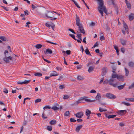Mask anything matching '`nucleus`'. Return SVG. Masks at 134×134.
Instances as JSON below:
<instances>
[{
	"instance_id": "nucleus-1",
	"label": "nucleus",
	"mask_w": 134,
	"mask_h": 134,
	"mask_svg": "<svg viewBox=\"0 0 134 134\" xmlns=\"http://www.w3.org/2000/svg\"><path fill=\"white\" fill-rule=\"evenodd\" d=\"M98 2L99 6L98 7V10L102 16H103V13L102 10L104 13L107 14V10L105 7L103 5V0H97Z\"/></svg>"
},
{
	"instance_id": "nucleus-2",
	"label": "nucleus",
	"mask_w": 134,
	"mask_h": 134,
	"mask_svg": "<svg viewBox=\"0 0 134 134\" xmlns=\"http://www.w3.org/2000/svg\"><path fill=\"white\" fill-rule=\"evenodd\" d=\"M76 24L78 26L79 30L80 31V32L83 34H85V32L83 29L82 24L80 23L79 17L77 15H76Z\"/></svg>"
},
{
	"instance_id": "nucleus-3",
	"label": "nucleus",
	"mask_w": 134,
	"mask_h": 134,
	"mask_svg": "<svg viewBox=\"0 0 134 134\" xmlns=\"http://www.w3.org/2000/svg\"><path fill=\"white\" fill-rule=\"evenodd\" d=\"M123 25L124 27V28L125 30H122V33L124 34H125V31H126L127 34H129V32L128 31V26L124 22H123Z\"/></svg>"
},
{
	"instance_id": "nucleus-4",
	"label": "nucleus",
	"mask_w": 134,
	"mask_h": 134,
	"mask_svg": "<svg viewBox=\"0 0 134 134\" xmlns=\"http://www.w3.org/2000/svg\"><path fill=\"white\" fill-rule=\"evenodd\" d=\"M54 15V14L52 12L47 11V13L45 14V17H46L45 18H51Z\"/></svg>"
},
{
	"instance_id": "nucleus-5",
	"label": "nucleus",
	"mask_w": 134,
	"mask_h": 134,
	"mask_svg": "<svg viewBox=\"0 0 134 134\" xmlns=\"http://www.w3.org/2000/svg\"><path fill=\"white\" fill-rule=\"evenodd\" d=\"M105 96L108 98L110 99H114L116 98V96L110 93H107L105 95Z\"/></svg>"
},
{
	"instance_id": "nucleus-6",
	"label": "nucleus",
	"mask_w": 134,
	"mask_h": 134,
	"mask_svg": "<svg viewBox=\"0 0 134 134\" xmlns=\"http://www.w3.org/2000/svg\"><path fill=\"white\" fill-rule=\"evenodd\" d=\"M87 97H82V100H84L87 102H93L95 101V100H91L88 98Z\"/></svg>"
},
{
	"instance_id": "nucleus-7",
	"label": "nucleus",
	"mask_w": 134,
	"mask_h": 134,
	"mask_svg": "<svg viewBox=\"0 0 134 134\" xmlns=\"http://www.w3.org/2000/svg\"><path fill=\"white\" fill-rule=\"evenodd\" d=\"M12 57L9 56L8 57H6L4 58L3 59V60L6 63H8L10 60H12Z\"/></svg>"
},
{
	"instance_id": "nucleus-8",
	"label": "nucleus",
	"mask_w": 134,
	"mask_h": 134,
	"mask_svg": "<svg viewBox=\"0 0 134 134\" xmlns=\"http://www.w3.org/2000/svg\"><path fill=\"white\" fill-rule=\"evenodd\" d=\"M82 97L80 98L79 99L75 102L73 104L75 105H76L79 103H82L83 102L82 101Z\"/></svg>"
},
{
	"instance_id": "nucleus-9",
	"label": "nucleus",
	"mask_w": 134,
	"mask_h": 134,
	"mask_svg": "<svg viewBox=\"0 0 134 134\" xmlns=\"http://www.w3.org/2000/svg\"><path fill=\"white\" fill-rule=\"evenodd\" d=\"M58 75V74L55 71H52L50 73V76H56Z\"/></svg>"
},
{
	"instance_id": "nucleus-10",
	"label": "nucleus",
	"mask_w": 134,
	"mask_h": 134,
	"mask_svg": "<svg viewBox=\"0 0 134 134\" xmlns=\"http://www.w3.org/2000/svg\"><path fill=\"white\" fill-rule=\"evenodd\" d=\"M75 115L76 117L79 118H81L83 116V114L82 112H79L75 114Z\"/></svg>"
},
{
	"instance_id": "nucleus-11",
	"label": "nucleus",
	"mask_w": 134,
	"mask_h": 134,
	"mask_svg": "<svg viewBox=\"0 0 134 134\" xmlns=\"http://www.w3.org/2000/svg\"><path fill=\"white\" fill-rule=\"evenodd\" d=\"M126 110H120L118 112V114L120 115H122L126 113Z\"/></svg>"
},
{
	"instance_id": "nucleus-12",
	"label": "nucleus",
	"mask_w": 134,
	"mask_h": 134,
	"mask_svg": "<svg viewBox=\"0 0 134 134\" xmlns=\"http://www.w3.org/2000/svg\"><path fill=\"white\" fill-rule=\"evenodd\" d=\"M101 99V95L99 93H97V95L95 97L96 100L99 101Z\"/></svg>"
},
{
	"instance_id": "nucleus-13",
	"label": "nucleus",
	"mask_w": 134,
	"mask_h": 134,
	"mask_svg": "<svg viewBox=\"0 0 134 134\" xmlns=\"http://www.w3.org/2000/svg\"><path fill=\"white\" fill-rule=\"evenodd\" d=\"M44 53L45 54H51L52 53V51L51 49H47L46 51H44Z\"/></svg>"
},
{
	"instance_id": "nucleus-14",
	"label": "nucleus",
	"mask_w": 134,
	"mask_h": 134,
	"mask_svg": "<svg viewBox=\"0 0 134 134\" xmlns=\"http://www.w3.org/2000/svg\"><path fill=\"white\" fill-rule=\"evenodd\" d=\"M134 14L133 13H131L129 15V20H132L134 18Z\"/></svg>"
},
{
	"instance_id": "nucleus-15",
	"label": "nucleus",
	"mask_w": 134,
	"mask_h": 134,
	"mask_svg": "<svg viewBox=\"0 0 134 134\" xmlns=\"http://www.w3.org/2000/svg\"><path fill=\"white\" fill-rule=\"evenodd\" d=\"M117 79L121 81H122L124 80L123 76L121 75H118Z\"/></svg>"
},
{
	"instance_id": "nucleus-16",
	"label": "nucleus",
	"mask_w": 134,
	"mask_h": 134,
	"mask_svg": "<svg viewBox=\"0 0 134 134\" xmlns=\"http://www.w3.org/2000/svg\"><path fill=\"white\" fill-rule=\"evenodd\" d=\"M82 126V125H81L79 126H77L76 129V130L77 132H78L80 129L81 128Z\"/></svg>"
},
{
	"instance_id": "nucleus-17",
	"label": "nucleus",
	"mask_w": 134,
	"mask_h": 134,
	"mask_svg": "<svg viewBox=\"0 0 134 134\" xmlns=\"http://www.w3.org/2000/svg\"><path fill=\"white\" fill-rule=\"evenodd\" d=\"M91 114V111H90L88 109H87L86 110V115L88 117H89L90 116V115Z\"/></svg>"
},
{
	"instance_id": "nucleus-18",
	"label": "nucleus",
	"mask_w": 134,
	"mask_h": 134,
	"mask_svg": "<svg viewBox=\"0 0 134 134\" xmlns=\"http://www.w3.org/2000/svg\"><path fill=\"white\" fill-rule=\"evenodd\" d=\"M77 79L79 80H82L84 79V78L83 76L81 75H79L77 76Z\"/></svg>"
},
{
	"instance_id": "nucleus-19",
	"label": "nucleus",
	"mask_w": 134,
	"mask_h": 134,
	"mask_svg": "<svg viewBox=\"0 0 134 134\" xmlns=\"http://www.w3.org/2000/svg\"><path fill=\"white\" fill-rule=\"evenodd\" d=\"M125 1V3L126 4L127 7L129 9H130L131 8V6L130 4L127 1V0Z\"/></svg>"
},
{
	"instance_id": "nucleus-20",
	"label": "nucleus",
	"mask_w": 134,
	"mask_h": 134,
	"mask_svg": "<svg viewBox=\"0 0 134 134\" xmlns=\"http://www.w3.org/2000/svg\"><path fill=\"white\" fill-rule=\"evenodd\" d=\"M125 83L123 85H120L118 86V88L119 90H121L122 89L125 87Z\"/></svg>"
},
{
	"instance_id": "nucleus-21",
	"label": "nucleus",
	"mask_w": 134,
	"mask_h": 134,
	"mask_svg": "<svg viewBox=\"0 0 134 134\" xmlns=\"http://www.w3.org/2000/svg\"><path fill=\"white\" fill-rule=\"evenodd\" d=\"M0 39H1L2 41H5L7 40V38L4 36H0Z\"/></svg>"
},
{
	"instance_id": "nucleus-22",
	"label": "nucleus",
	"mask_w": 134,
	"mask_h": 134,
	"mask_svg": "<svg viewBox=\"0 0 134 134\" xmlns=\"http://www.w3.org/2000/svg\"><path fill=\"white\" fill-rule=\"evenodd\" d=\"M116 115H108V116H107V115H106V117L108 118L109 119L113 118L115 117Z\"/></svg>"
},
{
	"instance_id": "nucleus-23",
	"label": "nucleus",
	"mask_w": 134,
	"mask_h": 134,
	"mask_svg": "<svg viewBox=\"0 0 134 134\" xmlns=\"http://www.w3.org/2000/svg\"><path fill=\"white\" fill-rule=\"evenodd\" d=\"M87 55H90L91 56V55L88 49L87 48L85 51Z\"/></svg>"
},
{
	"instance_id": "nucleus-24",
	"label": "nucleus",
	"mask_w": 134,
	"mask_h": 134,
	"mask_svg": "<svg viewBox=\"0 0 134 134\" xmlns=\"http://www.w3.org/2000/svg\"><path fill=\"white\" fill-rule=\"evenodd\" d=\"M70 96L69 95H65L64 96L63 99L64 100L68 99L70 98Z\"/></svg>"
},
{
	"instance_id": "nucleus-25",
	"label": "nucleus",
	"mask_w": 134,
	"mask_h": 134,
	"mask_svg": "<svg viewBox=\"0 0 134 134\" xmlns=\"http://www.w3.org/2000/svg\"><path fill=\"white\" fill-rule=\"evenodd\" d=\"M99 110L100 112H102L103 111H107V110L106 109H103L102 108L100 107H99Z\"/></svg>"
},
{
	"instance_id": "nucleus-26",
	"label": "nucleus",
	"mask_w": 134,
	"mask_h": 134,
	"mask_svg": "<svg viewBox=\"0 0 134 134\" xmlns=\"http://www.w3.org/2000/svg\"><path fill=\"white\" fill-rule=\"evenodd\" d=\"M56 121L55 120H53L49 122V124L51 125H53L55 124Z\"/></svg>"
},
{
	"instance_id": "nucleus-27",
	"label": "nucleus",
	"mask_w": 134,
	"mask_h": 134,
	"mask_svg": "<svg viewBox=\"0 0 134 134\" xmlns=\"http://www.w3.org/2000/svg\"><path fill=\"white\" fill-rule=\"evenodd\" d=\"M121 42V44L123 45H124L126 44V41L123 39H120Z\"/></svg>"
},
{
	"instance_id": "nucleus-28",
	"label": "nucleus",
	"mask_w": 134,
	"mask_h": 134,
	"mask_svg": "<svg viewBox=\"0 0 134 134\" xmlns=\"http://www.w3.org/2000/svg\"><path fill=\"white\" fill-rule=\"evenodd\" d=\"M42 47V45L41 44H38L35 45V47L37 49H40Z\"/></svg>"
},
{
	"instance_id": "nucleus-29",
	"label": "nucleus",
	"mask_w": 134,
	"mask_h": 134,
	"mask_svg": "<svg viewBox=\"0 0 134 134\" xmlns=\"http://www.w3.org/2000/svg\"><path fill=\"white\" fill-rule=\"evenodd\" d=\"M114 81V80L113 79H110L108 81V83H109V85H112L113 84V83Z\"/></svg>"
},
{
	"instance_id": "nucleus-30",
	"label": "nucleus",
	"mask_w": 134,
	"mask_h": 134,
	"mask_svg": "<svg viewBox=\"0 0 134 134\" xmlns=\"http://www.w3.org/2000/svg\"><path fill=\"white\" fill-rule=\"evenodd\" d=\"M115 74H112L111 75V77L112 78H115L117 77L118 75L116 73H115Z\"/></svg>"
},
{
	"instance_id": "nucleus-31",
	"label": "nucleus",
	"mask_w": 134,
	"mask_h": 134,
	"mask_svg": "<svg viewBox=\"0 0 134 134\" xmlns=\"http://www.w3.org/2000/svg\"><path fill=\"white\" fill-rule=\"evenodd\" d=\"M34 75L36 76L40 77L42 76V74L41 73L38 72L35 73Z\"/></svg>"
},
{
	"instance_id": "nucleus-32",
	"label": "nucleus",
	"mask_w": 134,
	"mask_h": 134,
	"mask_svg": "<svg viewBox=\"0 0 134 134\" xmlns=\"http://www.w3.org/2000/svg\"><path fill=\"white\" fill-rule=\"evenodd\" d=\"M93 70V67L92 66H90L88 69V72H91Z\"/></svg>"
},
{
	"instance_id": "nucleus-33",
	"label": "nucleus",
	"mask_w": 134,
	"mask_h": 134,
	"mask_svg": "<svg viewBox=\"0 0 134 134\" xmlns=\"http://www.w3.org/2000/svg\"><path fill=\"white\" fill-rule=\"evenodd\" d=\"M125 75L127 76L129 74V71L128 70L125 68Z\"/></svg>"
},
{
	"instance_id": "nucleus-34",
	"label": "nucleus",
	"mask_w": 134,
	"mask_h": 134,
	"mask_svg": "<svg viewBox=\"0 0 134 134\" xmlns=\"http://www.w3.org/2000/svg\"><path fill=\"white\" fill-rule=\"evenodd\" d=\"M72 1L74 2L76 6L79 8H80V7L79 6L78 4L74 0H72Z\"/></svg>"
},
{
	"instance_id": "nucleus-35",
	"label": "nucleus",
	"mask_w": 134,
	"mask_h": 134,
	"mask_svg": "<svg viewBox=\"0 0 134 134\" xmlns=\"http://www.w3.org/2000/svg\"><path fill=\"white\" fill-rule=\"evenodd\" d=\"M52 109L54 110H57L59 109V108L57 107L56 106H54L52 107Z\"/></svg>"
},
{
	"instance_id": "nucleus-36",
	"label": "nucleus",
	"mask_w": 134,
	"mask_h": 134,
	"mask_svg": "<svg viewBox=\"0 0 134 134\" xmlns=\"http://www.w3.org/2000/svg\"><path fill=\"white\" fill-rule=\"evenodd\" d=\"M129 65L131 67L133 66L134 65V63L132 62H130L129 63Z\"/></svg>"
},
{
	"instance_id": "nucleus-37",
	"label": "nucleus",
	"mask_w": 134,
	"mask_h": 134,
	"mask_svg": "<svg viewBox=\"0 0 134 134\" xmlns=\"http://www.w3.org/2000/svg\"><path fill=\"white\" fill-rule=\"evenodd\" d=\"M47 129L49 131H51L52 130V127L51 126H47Z\"/></svg>"
},
{
	"instance_id": "nucleus-38",
	"label": "nucleus",
	"mask_w": 134,
	"mask_h": 134,
	"mask_svg": "<svg viewBox=\"0 0 134 134\" xmlns=\"http://www.w3.org/2000/svg\"><path fill=\"white\" fill-rule=\"evenodd\" d=\"M30 81V80H25L24 81H23V84H26L29 83Z\"/></svg>"
},
{
	"instance_id": "nucleus-39",
	"label": "nucleus",
	"mask_w": 134,
	"mask_h": 134,
	"mask_svg": "<svg viewBox=\"0 0 134 134\" xmlns=\"http://www.w3.org/2000/svg\"><path fill=\"white\" fill-rule=\"evenodd\" d=\"M51 107L49 105H46L44 107H43V109L44 110H45L46 109H51Z\"/></svg>"
},
{
	"instance_id": "nucleus-40",
	"label": "nucleus",
	"mask_w": 134,
	"mask_h": 134,
	"mask_svg": "<svg viewBox=\"0 0 134 134\" xmlns=\"http://www.w3.org/2000/svg\"><path fill=\"white\" fill-rule=\"evenodd\" d=\"M77 37L79 39H80L81 40H82L81 38V34H77Z\"/></svg>"
},
{
	"instance_id": "nucleus-41",
	"label": "nucleus",
	"mask_w": 134,
	"mask_h": 134,
	"mask_svg": "<svg viewBox=\"0 0 134 134\" xmlns=\"http://www.w3.org/2000/svg\"><path fill=\"white\" fill-rule=\"evenodd\" d=\"M41 99H38L35 100V103H37L38 102H40L41 101Z\"/></svg>"
},
{
	"instance_id": "nucleus-42",
	"label": "nucleus",
	"mask_w": 134,
	"mask_h": 134,
	"mask_svg": "<svg viewBox=\"0 0 134 134\" xmlns=\"http://www.w3.org/2000/svg\"><path fill=\"white\" fill-rule=\"evenodd\" d=\"M69 114V111H66L64 114V115L66 116H68Z\"/></svg>"
},
{
	"instance_id": "nucleus-43",
	"label": "nucleus",
	"mask_w": 134,
	"mask_h": 134,
	"mask_svg": "<svg viewBox=\"0 0 134 134\" xmlns=\"http://www.w3.org/2000/svg\"><path fill=\"white\" fill-rule=\"evenodd\" d=\"M69 35L74 39L76 40L75 35L74 34H69Z\"/></svg>"
},
{
	"instance_id": "nucleus-44",
	"label": "nucleus",
	"mask_w": 134,
	"mask_h": 134,
	"mask_svg": "<svg viewBox=\"0 0 134 134\" xmlns=\"http://www.w3.org/2000/svg\"><path fill=\"white\" fill-rule=\"evenodd\" d=\"M134 87V82L132 83L131 85H130L129 87V89H131Z\"/></svg>"
},
{
	"instance_id": "nucleus-45",
	"label": "nucleus",
	"mask_w": 134,
	"mask_h": 134,
	"mask_svg": "<svg viewBox=\"0 0 134 134\" xmlns=\"http://www.w3.org/2000/svg\"><path fill=\"white\" fill-rule=\"evenodd\" d=\"M71 122H75L76 121V120H75L74 118H71L70 119Z\"/></svg>"
},
{
	"instance_id": "nucleus-46",
	"label": "nucleus",
	"mask_w": 134,
	"mask_h": 134,
	"mask_svg": "<svg viewBox=\"0 0 134 134\" xmlns=\"http://www.w3.org/2000/svg\"><path fill=\"white\" fill-rule=\"evenodd\" d=\"M122 103L124 104V105L127 106H129L130 105V103L127 102H122Z\"/></svg>"
},
{
	"instance_id": "nucleus-47",
	"label": "nucleus",
	"mask_w": 134,
	"mask_h": 134,
	"mask_svg": "<svg viewBox=\"0 0 134 134\" xmlns=\"http://www.w3.org/2000/svg\"><path fill=\"white\" fill-rule=\"evenodd\" d=\"M112 69L113 70L112 71V72H113L114 73H115V70L116 68L115 67H114V66H112Z\"/></svg>"
},
{
	"instance_id": "nucleus-48",
	"label": "nucleus",
	"mask_w": 134,
	"mask_h": 134,
	"mask_svg": "<svg viewBox=\"0 0 134 134\" xmlns=\"http://www.w3.org/2000/svg\"><path fill=\"white\" fill-rule=\"evenodd\" d=\"M59 88L60 89H63L64 88V85H61L59 86Z\"/></svg>"
},
{
	"instance_id": "nucleus-49",
	"label": "nucleus",
	"mask_w": 134,
	"mask_h": 134,
	"mask_svg": "<svg viewBox=\"0 0 134 134\" xmlns=\"http://www.w3.org/2000/svg\"><path fill=\"white\" fill-rule=\"evenodd\" d=\"M100 40L102 41L104 40V37L103 36H100Z\"/></svg>"
},
{
	"instance_id": "nucleus-50",
	"label": "nucleus",
	"mask_w": 134,
	"mask_h": 134,
	"mask_svg": "<svg viewBox=\"0 0 134 134\" xmlns=\"http://www.w3.org/2000/svg\"><path fill=\"white\" fill-rule=\"evenodd\" d=\"M90 93H96V91L94 90H92L90 91Z\"/></svg>"
},
{
	"instance_id": "nucleus-51",
	"label": "nucleus",
	"mask_w": 134,
	"mask_h": 134,
	"mask_svg": "<svg viewBox=\"0 0 134 134\" xmlns=\"http://www.w3.org/2000/svg\"><path fill=\"white\" fill-rule=\"evenodd\" d=\"M25 14L26 15H27L29 14V12L28 10H26L24 11Z\"/></svg>"
},
{
	"instance_id": "nucleus-52",
	"label": "nucleus",
	"mask_w": 134,
	"mask_h": 134,
	"mask_svg": "<svg viewBox=\"0 0 134 134\" xmlns=\"http://www.w3.org/2000/svg\"><path fill=\"white\" fill-rule=\"evenodd\" d=\"M57 69V70L59 71V70H62V68L59 67H57L56 68Z\"/></svg>"
},
{
	"instance_id": "nucleus-53",
	"label": "nucleus",
	"mask_w": 134,
	"mask_h": 134,
	"mask_svg": "<svg viewBox=\"0 0 134 134\" xmlns=\"http://www.w3.org/2000/svg\"><path fill=\"white\" fill-rule=\"evenodd\" d=\"M109 80L108 79H106L104 81V84H107Z\"/></svg>"
},
{
	"instance_id": "nucleus-54",
	"label": "nucleus",
	"mask_w": 134,
	"mask_h": 134,
	"mask_svg": "<svg viewBox=\"0 0 134 134\" xmlns=\"http://www.w3.org/2000/svg\"><path fill=\"white\" fill-rule=\"evenodd\" d=\"M3 91L4 93H7L8 92V91L6 88H4L3 90Z\"/></svg>"
},
{
	"instance_id": "nucleus-55",
	"label": "nucleus",
	"mask_w": 134,
	"mask_h": 134,
	"mask_svg": "<svg viewBox=\"0 0 134 134\" xmlns=\"http://www.w3.org/2000/svg\"><path fill=\"white\" fill-rule=\"evenodd\" d=\"M69 30L73 34H75V32H74V31L72 29H69Z\"/></svg>"
},
{
	"instance_id": "nucleus-56",
	"label": "nucleus",
	"mask_w": 134,
	"mask_h": 134,
	"mask_svg": "<svg viewBox=\"0 0 134 134\" xmlns=\"http://www.w3.org/2000/svg\"><path fill=\"white\" fill-rule=\"evenodd\" d=\"M66 52L67 54L69 55L70 54L71 52L70 50H67Z\"/></svg>"
},
{
	"instance_id": "nucleus-57",
	"label": "nucleus",
	"mask_w": 134,
	"mask_h": 134,
	"mask_svg": "<svg viewBox=\"0 0 134 134\" xmlns=\"http://www.w3.org/2000/svg\"><path fill=\"white\" fill-rule=\"evenodd\" d=\"M17 83L20 85L23 84V81H19Z\"/></svg>"
},
{
	"instance_id": "nucleus-58",
	"label": "nucleus",
	"mask_w": 134,
	"mask_h": 134,
	"mask_svg": "<svg viewBox=\"0 0 134 134\" xmlns=\"http://www.w3.org/2000/svg\"><path fill=\"white\" fill-rule=\"evenodd\" d=\"M47 42L49 43H50L51 44H55V45H57V43H54V42H51V41H47Z\"/></svg>"
},
{
	"instance_id": "nucleus-59",
	"label": "nucleus",
	"mask_w": 134,
	"mask_h": 134,
	"mask_svg": "<svg viewBox=\"0 0 134 134\" xmlns=\"http://www.w3.org/2000/svg\"><path fill=\"white\" fill-rule=\"evenodd\" d=\"M42 118H43L44 119H46L47 118V117H45L44 116V114L43 113V114L42 115Z\"/></svg>"
},
{
	"instance_id": "nucleus-60",
	"label": "nucleus",
	"mask_w": 134,
	"mask_h": 134,
	"mask_svg": "<svg viewBox=\"0 0 134 134\" xmlns=\"http://www.w3.org/2000/svg\"><path fill=\"white\" fill-rule=\"evenodd\" d=\"M121 51L123 53H124L125 51V50L123 48H121Z\"/></svg>"
},
{
	"instance_id": "nucleus-61",
	"label": "nucleus",
	"mask_w": 134,
	"mask_h": 134,
	"mask_svg": "<svg viewBox=\"0 0 134 134\" xmlns=\"http://www.w3.org/2000/svg\"><path fill=\"white\" fill-rule=\"evenodd\" d=\"M95 25V23L93 22H92L91 24H90V25L92 26H94Z\"/></svg>"
},
{
	"instance_id": "nucleus-62",
	"label": "nucleus",
	"mask_w": 134,
	"mask_h": 134,
	"mask_svg": "<svg viewBox=\"0 0 134 134\" xmlns=\"http://www.w3.org/2000/svg\"><path fill=\"white\" fill-rule=\"evenodd\" d=\"M112 85L114 87H116L117 86V83H115L113 84H113L112 85Z\"/></svg>"
},
{
	"instance_id": "nucleus-63",
	"label": "nucleus",
	"mask_w": 134,
	"mask_h": 134,
	"mask_svg": "<svg viewBox=\"0 0 134 134\" xmlns=\"http://www.w3.org/2000/svg\"><path fill=\"white\" fill-rule=\"evenodd\" d=\"M30 24V22H27L26 23V27H29V24Z\"/></svg>"
},
{
	"instance_id": "nucleus-64",
	"label": "nucleus",
	"mask_w": 134,
	"mask_h": 134,
	"mask_svg": "<svg viewBox=\"0 0 134 134\" xmlns=\"http://www.w3.org/2000/svg\"><path fill=\"white\" fill-rule=\"evenodd\" d=\"M98 44L97 42H96V43L94 45L93 47L94 48L96 46H97Z\"/></svg>"
}]
</instances>
